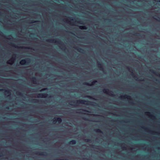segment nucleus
<instances>
[{"label": "nucleus", "instance_id": "obj_9", "mask_svg": "<svg viewBox=\"0 0 160 160\" xmlns=\"http://www.w3.org/2000/svg\"><path fill=\"white\" fill-rule=\"evenodd\" d=\"M146 115L149 116V117L151 118H153V116L152 114L149 112H146Z\"/></svg>", "mask_w": 160, "mask_h": 160}, {"label": "nucleus", "instance_id": "obj_5", "mask_svg": "<svg viewBox=\"0 0 160 160\" xmlns=\"http://www.w3.org/2000/svg\"><path fill=\"white\" fill-rule=\"evenodd\" d=\"M53 121L54 123H56L57 122H58L59 123H60L62 121V120L61 118H54L53 119Z\"/></svg>", "mask_w": 160, "mask_h": 160}, {"label": "nucleus", "instance_id": "obj_21", "mask_svg": "<svg viewBox=\"0 0 160 160\" xmlns=\"http://www.w3.org/2000/svg\"><path fill=\"white\" fill-rule=\"evenodd\" d=\"M6 108L8 109H9V107H7Z\"/></svg>", "mask_w": 160, "mask_h": 160}, {"label": "nucleus", "instance_id": "obj_19", "mask_svg": "<svg viewBox=\"0 0 160 160\" xmlns=\"http://www.w3.org/2000/svg\"><path fill=\"white\" fill-rule=\"evenodd\" d=\"M16 56V55H13V57H12V59H13Z\"/></svg>", "mask_w": 160, "mask_h": 160}, {"label": "nucleus", "instance_id": "obj_1", "mask_svg": "<svg viewBox=\"0 0 160 160\" xmlns=\"http://www.w3.org/2000/svg\"><path fill=\"white\" fill-rule=\"evenodd\" d=\"M28 58L27 60L23 59L19 62L21 65L30 64V0H28Z\"/></svg>", "mask_w": 160, "mask_h": 160}, {"label": "nucleus", "instance_id": "obj_6", "mask_svg": "<svg viewBox=\"0 0 160 160\" xmlns=\"http://www.w3.org/2000/svg\"><path fill=\"white\" fill-rule=\"evenodd\" d=\"M121 98L122 99H127L128 100H130L132 99L131 96L126 95L121 96Z\"/></svg>", "mask_w": 160, "mask_h": 160}, {"label": "nucleus", "instance_id": "obj_8", "mask_svg": "<svg viewBox=\"0 0 160 160\" xmlns=\"http://www.w3.org/2000/svg\"><path fill=\"white\" fill-rule=\"evenodd\" d=\"M97 82V81H93L91 83H89L88 82H85L84 83V84L87 85L88 86H92V85H93L94 84Z\"/></svg>", "mask_w": 160, "mask_h": 160}, {"label": "nucleus", "instance_id": "obj_7", "mask_svg": "<svg viewBox=\"0 0 160 160\" xmlns=\"http://www.w3.org/2000/svg\"><path fill=\"white\" fill-rule=\"evenodd\" d=\"M77 103L78 104H88L87 102L86 101L82 100H77Z\"/></svg>", "mask_w": 160, "mask_h": 160}, {"label": "nucleus", "instance_id": "obj_25", "mask_svg": "<svg viewBox=\"0 0 160 160\" xmlns=\"http://www.w3.org/2000/svg\"><path fill=\"white\" fill-rule=\"evenodd\" d=\"M9 96H9V95H8V97H9Z\"/></svg>", "mask_w": 160, "mask_h": 160}, {"label": "nucleus", "instance_id": "obj_14", "mask_svg": "<svg viewBox=\"0 0 160 160\" xmlns=\"http://www.w3.org/2000/svg\"><path fill=\"white\" fill-rule=\"evenodd\" d=\"M95 131L98 132H99L100 133H102V131L99 129H95Z\"/></svg>", "mask_w": 160, "mask_h": 160}, {"label": "nucleus", "instance_id": "obj_4", "mask_svg": "<svg viewBox=\"0 0 160 160\" xmlns=\"http://www.w3.org/2000/svg\"><path fill=\"white\" fill-rule=\"evenodd\" d=\"M37 96L38 98H46L47 97L48 94L47 93H39L37 95Z\"/></svg>", "mask_w": 160, "mask_h": 160}, {"label": "nucleus", "instance_id": "obj_26", "mask_svg": "<svg viewBox=\"0 0 160 160\" xmlns=\"http://www.w3.org/2000/svg\"><path fill=\"white\" fill-rule=\"evenodd\" d=\"M30 23H32V22H31V21Z\"/></svg>", "mask_w": 160, "mask_h": 160}, {"label": "nucleus", "instance_id": "obj_24", "mask_svg": "<svg viewBox=\"0 0 160 160\" xmlns=\"http://www.w3.org/2000/svg\"><path fill=\"white\" fill-rule=\"evenodd\" d=\"M130 72H131L132 73H132V72H131V71H130Z\"/></svg>", "mask_w": 160, "mask_h": 160}, {"label": "nucleus", "instance_id": "obj_13", "mask_svg": "<svg viewBox=\"0 0 160 160\" xmlns=\"http://www.w3.org/2000/svg\"><path fill=\"white\" fill-rule=\"evenodd\" d=\"M76 143V141L75 140H72L69 142V144H74Z\"/></svg>", "mask_w": 160, "mask_h": 160}, {"label": "nucleus", "instance_id": "obj_23", "mask_svg": "<svg viewBox=\"0 0 160 160\" xmlns=\"http://www.w3.org/2000/svg\"><path fill=\"white\" fill-rule=\"evenodd\" d=\"M1 152H0V157H1Z\"/></svg>", "mask_w": 160, "mask_h": 160}, {"label": "nucleus", "instance_id": "obj_3", "mask_svg": "<svg viewBox=\"0 0 160 160\" xmlns=\"http://www.w3.org/2000/svg\"><path fill=\"white\" fill-rule=\"evenodd\" d=\"M103 92L104 93L111 96H113L114 94L112 91H110L107 88H104L103 90Z\"/></svg>", "mask_w": 160, "mask_h": 160}, {"label": "nucleus", "instance_id": "obj_18", "mask_svg": "<svg viewBox=\"0 0 160 160\" xmlns=\"http://www.w3.org/2000/svg\"><path fill=\"white\" fill-rule=\"evenodd\" d=\"M17 94L20 96H22V94L21 92H17Z\"/></svg>", "mask_w": 160, "mask_h": 160}, {"label": "nucleus", "instance_id": "obj_20", "mask_svg": "<svg viewBox=\"0 0 160 160\" xmlns=\"http://www.w3.org/2000/svg\"><path fill=\"white\" fill-rule=\"evenodd\" d=\"M86 140L87 141V142H89L90 141V139H87V140Z\"/></svg>", "mask_w": 160, "mask_h": 160}, {"label": "nucleus", "instance_id": "obj_22", "mask_svg": "<svg viewBox=\"0 0 160 160\" xmlns=\"http://www.w3.org/2000/svg\"><path fill=\"white\" fill-rule=\"evenodd\" d=\"M4 90V89H0V91H3Z\"/></svg>", "mask_w": 160, "mask_h": 160}, {"label": "nucleus", "instance_id": "obj_17", "mask_svg": "<svg viewBox=\"0 0 160 160\" xmlns=\"http://www.w3.org/2000/svg\"><path fill=\"white\" fill-rule=\"evenodd\" d=\"M47 89V88H42V89H41L40 90V92H42V91H45V90H46Z\"/></svg>", "mask_w": 160, "mask_h": 160}, {"label": "nucleus", "instance_id": "obj_12", "mask_svg": "<svg viewBox=\"0 0 160 160\" xmlns=\"http://www.w3.org/2000/svg\"><path fill=\"white\" fill-rule=\"evenodd\" d=\"M14 62V61L12 59L9 60L7 62V63L8 64H11Z\"/></svg>", "mask_w": 160, "mask_h": 160}, {"label": "nucleus", "instance_id": "obj_10", "mask_svg": "<svg viewBox=\"0 0 160 160\" xmlns=\"http://www.w3.org/2000/svg\"><path fill=\"white\" fill-rule=\"evenodd\" d=\"M48 41L50 42H51V43H57V41L56 40H55L53 39H49V40H48Z\"/></svg>", "mask_w": 160, "mask_h": 160}, {"label": "nucleus", "instance_id": "obj_2", "mask_svg": "<svg viewBox=\"0 0 160 160\" xmlns=\"http://www.w3.org/2000/svg\"><path fill=\"white\" fill-rule=\"evenodd\" d=\"M75 19L72 17H68L64 19V22L72 25H76L75 23H72V22L74 21Z\"/></svg>", "mask_w": 160, "mask_h": 160}, {"label": "nucleus", "instance_id": "obj_11", "mask_svg": "<svg viewBox=\"0 0 160 160\" xmlns=\"http://www.w3.org/2000/svg\"><path fill=\"white\" fill-rule=\"evenodd\" d=\"M79 28L81 29L86 30L87 29V27L84 26H80Z\"/></svg>", "mask_w": 160, "mask_h": 160}, {"label": "nucleus", "instance_id": "obj_15", "mask_svg": "<svg viewBox=\"0 0 160 160\" xmlns=\"http://www.w3.org/2000/svg\"><path fill=\"white\" fill-rule=\"evenodd\" d=\"M10 44L12 46L15 47V48H18V47L17 45H16L12 43H10Z\"/></svg>", "mask_w": 160, "mask_h": 160}, {"label": "nucleus", "instance_id": "obj_16", "mask_svg": "<svg viewBox=\"0 0 160 160\" xmlns=\"http://www.w3.org/2000/svg\"><path fill=\"white\" fill-rule=\"evenodd\" d=\"M5 92L7 94H9L10 95L11 94V92L9 90H5Z\"/></svg>", "mask_w": 160, "mask_h": 160}]
</instances>
